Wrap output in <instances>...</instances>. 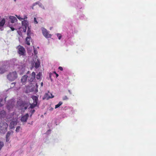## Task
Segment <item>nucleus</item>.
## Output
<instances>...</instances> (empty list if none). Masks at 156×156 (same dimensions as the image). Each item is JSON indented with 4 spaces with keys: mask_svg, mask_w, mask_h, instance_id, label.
<instances>
[{
    "mask_svg": "<svg viewBox=\"0 0 156 156\" xmlns=\"http://www.w3.org/2000/svg\"><path fill=\"white\" fill-rule=\"evenodd\" d=\"M43 86V82H41V87H42Z\"/></svg>",
    "mask_w": 156,
    "mask_h": 156,
    "instance_id": "nucleus-37",
    "label": "nucleus"
},
{
    "mask_svg": "<svg viewBox=\"0 0 156 156\" xmlns=\"http://www.w3.org/2000/svg\"><path fill=\"white\" fill-rule=\"evenodd\" d=\"M17 103L22 109H26L28 106V103L25 101H18L17 102Z\"/></svg>",
    "mask_w": 156,
    "mask_h": 156,
    "instance_id": "nucleus-4",
    "label": "nucleus"
},
{
    "mask_svg": "<svg viewBox=\"0 0 156 156\" xmlns=\"http://www.w3.org/2000/svg\"><path fill=\"white\" fill-rule=\"evenodd\" d=\"M30 32L29 31V30H28L27 31V35L28 36L30 37Z\"/></svg>",
    "mask_w": 156,
    "mask_h": 156,
    "instance_id": "nucleus-29",
    "label": "nucleus"
},
{
    "mask_svg": "<svg viewBox=\"0 0 156 156\" xmlns=\"http://www.w3.org/2000/svg\"><path fill=\"white\" fill-rule=\"evenodd\" d=\"M28 76L27 75H24L23 76L21 79V82L23 84L26 82Z\"/></svg>",
    "mask_w": 156,
    "mask_h": 156,
    "instance_id": "nucleus-11",
    "label": "nucleus"
},
{
    "mask_svg": "<svg viewBox=\"0 0 156 156\" xmlns=\"http://www.w3.org/2000/svg\"><path fill=\"white\" fill-rule=\"evenodd\" d=\"M34 23L35 24H37L38 23L37 21L36 18L34 17Z\"/></svg>",
    "mask_w": 156,
    "mask_h": 156,
    "instance_id": "nucleus-27",
    "label": "nucleus"
},
{
    "mask_svg": "<svg viewBox=\"0 0 156 156\" xmlns=\"http://www.w3.org/2000/svg\"><path fill=\"white\" fill-rule=\"evenodd\" d=\"M35 73L34 72L32 73L31 75L29 77L28 80L30 83L32 82L34 80L35 77Z\"/></svg>",
    "mask_w": 156,
    "mask_h": 156,
    "instance_id": "nucleus-6",
    "label": "nucleus"
},
{
    "mask_svg": "<svg viewBox=\"0 0 156 156\" xmlns=\"http://www.w3.org/2000/svg\"><path fill=\"white\" fill-rule=\"evenodd\" d=\"M53 73H55V74L56 73V72L55 71H54L53 72Z\"/></svg>",
    "mask_w": 156,
    "mask_h": 156,
    "instance_id": "nucleus-39",
    "label": "nucleus"
},
{
    "mask_svg": "<svg viewBox=\"0 0 156 156\" xmlns=\"http://www.w3.org/2000/svg\"><path fill=\"white\" fill-rule=\"evenodd\" d=\"M30 108H34L36 106H37V105L35 104L34 103H33L32 104H30Z\"/></svg>",
    "mask_w": 156,
    "mask_h": 156,
    "instance_id": "nucleus-21",
    "label": "nucleus"
},
{
    "mask_svg": "<svg viewBox=\"0 0 156 156\" xmlns=\"http://www.w3.org/2000/svg\"><path fill=\"white\" fill-rule=\"evenodd\" d=\"M3 105L1 103V102H0V107H2Z\"/></svg>",
    "mask_w": 156,
    "mask_h": 156,
    "instance_id": "nucleus-35",
    "label": "nucleus"
},
{
    "mask_svg": "<svg viewBox=\"0 0 156 156\" xmlns=\"http://www.w3.org/2000/svg\"><path fill=\"white\" fill-rule=\"evenodd\" d=\"M18 50V53L20 55H24L26 54V50L22 46L18 45L16 47Z\"/></svg>",
    "mask_w": 156,
    "mask_h": 156,
    "instance_id": "nucleus-3",
    "label": "nucleus"
},
{
    "mask_svg": "<svg viewBox=\"0 0 156 156\" xmlns=\"http://www.w3.org/2000/svg\"><path fill=\"white\" fill-rule=\"evenodd\" d=\"M36 86L37 87V84H36Z\"/></svg>",
    "mask_w": 156,
    "mask_h": 156,
    "instance_id": "nucleus-41",
    "label": "nucleus"
},
{
    "mask_svg": "<svg viewBox=\"0 0 156 156\" xmlns=\"http://www.w3.org/2000/svg\"><path fill=\"white\" fill-rule=\"evenodd\" d=\"M41 76V73L40 72H39V73H38L37 76H36V78L37 79L39 80L40 79V77Z\"/></svg>",
    "mask_w": 156,
    "mask_h": 156,
    "instance_id": "nucleus-22",
    "label": "nucleus"
},
{
    "mask_svg": "<svg viewBox=\"0 0 156 156\" xmlns=\"http://www.w3.org/2000/svg\"><path fill=\"white\" fill-rule=\"evenodd\" d=\"M51 95L52 97H50L48 94L46 93L44 94V95L43 98V100H44V99L48 100L50 98H53L54 97V96H52V94H51Z\"/></svg>",
    "mask_w": 156,
    "mask_h": 156,
    "instance_id": "nucleus-12",
    "label": "nucleus"
},
{
    "mask_svg": "<svg viewBox=\"0 0 156 156\" xmlns=\"http://www.w3.org/2000/svg\"><path fill=\"white\" fill-rule=\"evenodd\" d=\"M57 36L58 37L59 40L62 37V35L60 34H57Z\"/></svg>",
    "mask_w": 156,
    "mask_h": 156,
    "instance_id": "nucleus-25",
    "label": "nucleus"
},
{
    "mask_svg": "<svg viewBox=\"0 0 156 156\" xmlns=\"http://www.w3.org/2000/svg\"><path fill=\"white\" fill-rule=\"evenodd\" d=\"M38 4V2H36L34 3L33 4V6H34L35 5H37V4Z\"/></svg>",
    "mask_w": 156,
    "mask_h": 156,
    "instance_id": "nucleus-33",
    "label": "nucleus"
},
{
    "mask_svg": "<svg viewBox=\"0 0 156 156\" xmlns=\"http://www.w3.org/2000/svg\"><path fill=\"white\" fill-rule=\"evenodd\" d=\"M58 69H59L61 71H62L63 70V69L62 67L61 66H59L58 67Z\"/></svg>",
    "mask_w": 156,
    "mask_h": 156,
    "instance_id": "nucleus-30",
    "label": "nucleus"
},
{
    "mask_svg": "<svg viewBox=\"0 0 156 156\" xmlns=\"http://www.w3.org/2000/svg\"><path fill=\"white\" fill-rule=\"evenodd\" d=\"M40 65V62H36L35 63V67L36 69L38 68Z\"/></svg>",
    "mask_w": 156,
    "mask_h": 156,
    "instance_id": "nucleus-19",
    "label": "nucleus"
},
{
    "mask_svg": "<svg viewBox=\"0 0 156 156\" xmlns=\"http://www.w3.org/2000/svg\"><path fill=\"white\" fill-rule=\"evenodd\" d=\"M17 77V75L16 71L13 72L12 73H10L7 75V79L11 81L14 80Z\"/></svg>",
    "mask_w": 156,
    "mask_h": 156,
    "instance_id": "nucleus-2",
    "label": "nucleus"
},
{
    "mask_svg": "<svg viewBox=\"0 0 156 156\" xmlns=\"http://www.w3.org/2000/svg\"><path fill=\"white\" fill-rule=\"evenodd\" d=\"M6 71V66L5 65H3L0 67V74H3Z\"/></svg>",
    "mask_w": 156,
    "mask_h": 156,
    "instance_id": "nucleus-7",
    "label": "nucleus"
},
{
    "mask_svg": "<svg viewBox=\"0 0 156 156\" xmlns=\"http://www.w3.org/2000/svg\"><path fill=\"white\" fill-rule=\"evenodd\" d=\"M5 23V20L4 18L2 19L1 21H0V27H3Z\"/></svg>",
    "mask_w": 156,
    "mask_h": 156,
    "instance_id": "nucleus-14",
    "label": "nucleus"
},
{
    "mask_svg": "<svg viewBox=\"0 0 156 156\" xmlns=\"http://www.w3.org/2000/svg\"><path fill=\"white\" fill-rule=\"evenodd\" d=\"M20 126H18L16 128V132H19V130H20Z\"/></svg>",
    "mask_w": 156,
    "mask_h": 156,
    "instance_id": "nucleus-24",
    "label": "nucleus"
},
{
    "mask_svg": "<svg viewBox=\"0 0 156 156\" xmlns=\"http://www.w3.org/2000/svg\"><path fill=\"white\" fill-rule=\"evenodd\" d=\"M29 117V115L28 113L26 114L25 115L22 116L21 118V120L22 122H27Z\"/></svg>",
    "mask_w": 156,
    "mask_h": 156,
    "instance_id": "nucleus-8",
    "label": "nucleus"
},
{
    "mask_svg": "<svg viewBox=\"0 0 156 156\" xmlns=\"http://www.w3.org/2000/svg\"><path fill=\"white\" fill-rule=\"evenodd\" d=\"M68 99V98L66 96H65L63 97L62 98V100H66Z\"/></svg>",
    "mask_w": 156,
    "mask_h": 156,
    "instance_id": "nucleus-23",
    "label": "nucleus"
},
{
    "mask_svg": "<svg viewBox=\"0 0 156 156\" xmlns=\"http://www.w3.org/2000/svg\"><path fill=\"white\" fill-rule=\"evenodd\" d=\"M6 141L7 142L9 141V137H6Z\"/></svg>",
    "mask_w": 156,
    "mask_h": 156,
    "instance_id": "nucleus-31",
    "label": "nucleus"
},
{
    "mask_svg": "<svg viewBox=\"0 0 156 156\" xmlns=\"http://www.w3.org/2000/svg\"><path fill=\"white\" fill-rule=\"evenodd\" d=\"M27 18V17L26 16H24L23 18H22V20H25Z\"/></svg>",
    "mask_w": 156,
    "mask_h": 156,
    "instance_id": "nucleus-32",
    "label": "nucleus"
},
{
    "mask_svg": "<svg viewBox=\"0 0 156 156\" xmlns=\"http://www.w3.org/2000/svg\"><path fill=\"white\" fill-rule=\"evenodd\" d=\"M35 111V110H33L32 111V113H33Z\"/></svg>",
    "mask_w": 156,
    "mask_h": 156,
    "instance_id": "nucleus-38",
    "label": "nucleus"
},
{
    "mask_svg": "<svg viewBox=\"0 0 156 156\" xmlns=\"http://www.w3.org/2000/svg\"><path fill=\"white\" fill-rule=\"evenodd\" d=\"M42 30L43 35L46 37L49 38L51 37V35L49 34L48 31L45 28H42Z\"/></svg>",
    "mask_w": 156,
    "mask_h": 156,
    "instance_id": "nucleus-5",
    "label": "nucleus"
},
{
    "mask_svg": "<svg viewBox=\"0 0 156 156\" xmlns=\"http://www.w3.org/2000/svg\"><path fill=\"white\" fill-rule=\"evenodd\" d=\"M13 132L12 131H8L6 135V137H10V136L11 134H12Z\"/></svg>",
    "mask_w": 156,
    "mask_h": 156,
    "instance_id": "nucleus-16",
    "label": "nucleus"
},
{
    "mask_svg": "<svg viewBox=\"0 0 156 156\" xmlns=\"http://www.w3.org/2000/svg\"><path fill=\"white\" fill-rule=\"evenodd\" d=\"M62 104V102L61 101H60L55 106V108H57L59 107Z\"/></svg>",
    "mask_w": 156,
    "mask_h": 156,
    "instance_id": "nucleus-20",
    "label": "nucleus"
},
{
    "mask_svg": "<svg viewBox=\"0 0 156 156\" xmlns=\"http://www.w3.org/2000/svg\"><path fill=\"white\" fill-rule=\"evenodd\" d=\"M68 91H69V93H70V94H71V92H70V90H68Z\"/></svg>",
    "mask_w": 156,
    "mask_h": 156,
    "instance_id": "nucleus-40",
    "label": "nucleus"
},
{
    "mask_svg": "<svg viewBox=\"0 0 156 156\" xmlns=\"http://www.w3.org/2000/svg\"><path fill=\"white\" fill-rule=\"evenodd\" d=\"M5 115V112L4 110L0 112V115L2 117L4 116Z\"/></svg>",
    "mask_w": 156,
    "mask_h": 156,
    "instance_id": "nucleus-18",
    "label": "nucleus"
},
{
    "mask_svg": "<svg viewBox=\"0 0 156 156\" xmlns=\"http://www.w3.org/2000/svg\"><path fill=\"white\" fill-rule=\"evenodd\" d=\"M31 98L33 100V103L37 105V102L38 101V97L36 96H33L31 97Z\"/></svg>",
    "mask_w": 156,
    "mask_h": 156,
    "instance_id": "nucleus-10",
    "label": "nucleus"
},
{
    "mask_svg": "<svg viewBox=\"0 0 156 156\" xmlns=\"http://www.w3.org/2000/svg\"><path fill=\"white\" fill-rule=\"evenodd\" d=\"M55 74V75H56V78H57V77H58V75L57 73H56Z\"/></svg>",
    "mask_w": 156,
    "mask_h": 156,
    "instance_id": "nucleus-36",
    "label": "nucleus"
},
{
    "mask_svg": "<svg viewBox=\"0 0 156 156\" xmlns=\"http://www.w3.org/2000/svg\"><path fill=\"white\" fill-rule=\"evenodd\" d=\"M34 54L35 55H37V50L35 48H34Z\"/></svg>",
    "mask_w": 156,
    "mask_h": 156,
    "instance_id": "nucleus-26",
    "label": "nucleus"
},
{
    "mask_svg": "<svg viewBox=\"0 0 156 156\" xmlns=\"http://www.w3.org/2000/svg\"><path fill=\"white\" fill-rule=\"evenodd\" d=\"M7 108H9L8 106L7 107Z\"/></svg>",
    "mask_w": 156,
    "mask_h": 156,
    "instance_id": "nucleus-42",
    "label": "nucleus"
},
{
    "mask_svg": "<svg viewBox=\"0 0 156 156\" xmlns=\"http://www.w3.org/2000/svg\"><path fill=\"white\" fill-rule=\"evenodd\" d=\"M10 28L11 29V30L12 31H13V30H15V29L13 27H10Z\"/></svg>",
    "mask_w": 156,
    "mask_h": 156,
    "instance_id": "nucleus-34",
    "label": "nucleus"
},
{
    "mask_svg": "<svg viewBox=\"0 0 156 156\" xmlns=\"http://www.w3.org/2000/svg\"><path fill=\"white\" fill-rule=\"evenodd\" d=\"M9 19L10 21H11V22L12 23H14L17 20L15 16H10L9 17Z\"/></svg>",
    "mask_w": 156,
    "mask_h": 156,
    "instance_id": "nucleus-13",
    "label": "nucleus"
},
{
    "mask_svg": "<svg viewBox=\"0 0 156 156\" xmlns=\"http://www.w3.org/2000/svg\"><path fill=\"white\" fill-rule=\"evenodd\" d=\"M17 18H18V19H19V20H22V18H21L20 16H16Z\"/></svg>",
    "mask_w": 156,
    "mask_h": 156,
    "instance_id": "nucleus-28",
    "label": "nucleus"
},
{
    "mask_svg": "<svg viewBox=\"0 0 156 156\" xmlns=\"http://www.w3.org/2000/svg\"><path fill=\"white\" fill-rule=\"evenodd\" d=\"M17 121H12L9 125V127L11 129H13L14 128L15 126L17 124Z\"/></svg>",
    "mask_w": 156,
    "mask_h": 156,
    "instance_id": "nucleus-9",
    "label": "nucleus"
},
{
    "mask_svg": "<svg viewBox=\"0 0 156 156\" xmlns=\"http://www.w3.org/2000/svg\"><path fill=\"white\" fill-rule=\"evenodd\" d=\"M31 40V38L30 37L28 36L26 37V44L28 45H30V41Z\"/></svg>",
    "mask_w": 156,
    "mask_h": 156,
    "instance_id": "nucleus-15",
    "label": "nucleus"
},
{
    "mask_svg": "<svg viewBox=\"0 0 156 156\" xmlns=\"http://www.w3.org/2000/svg\"><path fill=\"white\" fill-rule=\"evenodd\" d=\"M28 23L27 20H23L22 22V24L25 26H26L27 25Z\"/></svg>",
    "mask_w": 156,
    "mask_h": 156,
    "instance_id": "nucleus-17",
    "label": "nucleus"
},
{
    "mask_svg": "<svg viewBox=\"0 0 156 156\" xmlns=\"http://www.w3.org/2000/svg\"><path fill=\"white\" fill-rule=\"evenodd\" d=\"M8 124L5 122H0V132L1 133H5L7 130Z\"/></svg>",
    "mask_w": 156,
    "mask_h": 156,
    "instance_id": "nucleus-1",
    "label": "nucleus"
}]
</instances>
